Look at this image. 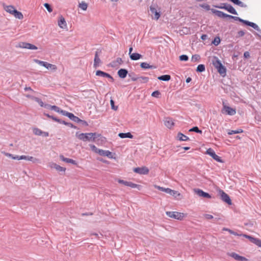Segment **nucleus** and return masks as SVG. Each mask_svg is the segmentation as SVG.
I'll use <instances>...</instances> for the list:
<instances>
[{"mask_svg":"<svg viewBox=\"0 0 261 261\" xmlns=\"http://www.w3.org/2000/svg\"><path fill=\"white\" fill-rule=\"evenodd\" d=\"M212 11L213 13H214L215 15H216L218 17L220 18H228L233 19V20L236 21H239L240 22L243 23V24L251 27L260 33H261V30L259 29L258 26L255 23L250 22L248 20H244L240 17H237V16H232L229 14H227L226 13H224L222 11L215 10V9H212Z\"/></svg>","mask_w":261,"mask_h":261,"instance_id":"f257e3e1","label":"nucleus"},{"mask_svg":"<svg viewBox=\"0 0 261 261\" xmlns=\"http://www.w3.org/2000/svg\"><path fill=\"white\" fill-rule=\"evenodd\" d=\"M221 112L223 114L230 116L234 115L236 113V110L235 109L225 105L224 102H223V108Z\"/></svg>","mask_w":261,"mask_h":261,"instance_id":"f03ea898","label":"nucleus"},{"mask_svg":"<svg viewBox=\"0 0 261 261\" xmlns=\"http://www.w3.org/2000/svg\"><path fill=\"white\" fill-rule=\"evenodd\" d=\"M117 181L119 184H123L126 186L132 188H137L139 190H140L141 188H142L141 185L133 183L131 181H127L120 179H118Z\"/></svg>","mask_w":261,"mask_h":261,"instance_id":"7ed1b4c3","label":"nucleus"},{"mask_svg":"<svg viewBox=\"0 0 261 261\" xmlns=\"http://www.w3.org/2000/svg\"><path fill=\"white\" fill-rule=\"evenodd\" d=\"M240 236L248 239L251 243L255 244L259 247H261V240L246 234L240 233Z\"/></svg>","mask_w":261,"mask_h":261,"instance_id":"20e7f679","label":"nucleus"},{"mask_svg":"<svg viewBox=\"0 0 261 261\" xmlns=\"http://www.w3.org/2000/svg\"><path fill=\"white\" fill-rule=\"evenodd\" d=\"M89 135L90 133L80 134L79 132H76L75 136L78 139L84 142L92 141L91 136Z\"/></svg>","mask_w":261,"mask_h":261,"instance_id":"39448f33","label":"nucleus"},{"mask_svg":"<svg viewBox=\"0 0 261 261\" xmlns=\"http://www.w3.org/2000/svg\"><path fill=\"white\" fill-rule=\"evenodd\" d=\"M206 154H208L210 156H211L214 160H216L219 163H223V161L221 159V157L217 155L214 151V150L211 148H209L207 149L206 151Z\"/></svg>","mask_w":261,"mask_h":261,"instance_id":"423d86ee","label":"nucleus"},{"mask_svg":"<svg viewBox=\"0 0 261 261\" xmlns=\"http://www.w3.org/2000/svg\"><path fill=\"white\" fill-rule=\"evenodd\" d=\"M166 215L170 218L180 220H182L184 217L183 213L177 212H166Z\"/></svg>","mask_w":261,"mask_h":261,"instance_id":"0eeeda50","label":"nucleus"},{"mask_svg":"<svg viewBox=\"0 0 261 261\" xmlns=\"http://www.w3.org/2000/svg\"><path fill=\"white\" fill-rule=\"evenodd\" d=\"M219 193L221 196V199L223 201L225 202L228 205H231L232 204L231 200L227 194L222 190H220Z\"/></svg>","mask_w":261,"mask_h":261,"instance_id":"6e6552de","label":"nucleus"},{"mask_svg":"<svg viewBox=\"0 0 261 261\" xmlns=\"http://www.w3.org/2000/svg\"><path fill=\"white\" fill-rule=\"evenodd\" d=\"M133 171L134 172L140 175H146L148 174L149 172V169L145 166L135 168H134Z\"/></svg>","mask_w":261,"mask_h":261,"instance_id":"1a4fd4ad","label":"nucleus"},{"mask_svg":"<svg viewBox=\"0 0 261 261\" xmlns=\"http://www.w3.org/2000/svg\"><path fill=\"white\" fill-rule=\"evenodd\" d=\"M221 5H224V7H221V8H224V10H226L229 13L234 15H238L237 12L230 4L227 3H221Z\"/></svg>","mask_w":261,"mask_h":261,"instance_id":"9d476101","label":"nucleus"},{"mask_svg":"<svg viewBox=\"0 0 261 261\" xmlns=\"http://www.w3.org/2000/svg\"><path fill=\"white\" fill-rule=\"evenodd\" d=\"M101 54V50L99 49H97V50L95 53L93 66L95 68L99 66V64L101 62V60L99 58V55Z\"/></svg>","mask_w":261,"mask_h":261,"instance_id":"9b49d317","label":"nucleus"},{"mask_svg":"<svg viewBox=\"0 0 261 261\" xmlns=\"http://www.w3.org/2000/svg\"><path fill=\"white\" fill-rule=\"evenodd\" d=\"M150 14L152 15V18L154 19L158 20L161 15L160 12H158L154 6H150Z\"/></svg>","mask_w":261,"mask_h":261,"instance_id":"f8f14e48","label":"nucleus"},{"mask_svg":"<svg viewBox=\"0 0 261 261\" xmlns=\"http://www.w3.org/2000/svg\"><path fill=\"white\" fill-rule=\"evenodd\" d=\"M19 47L22 48H27L32 50L37 49L38 48L34 44L28 42H22L19 44Z\"/></svg>","mask_w":261,"mask_h":261,"instance_id":"ddd939ff","label":"nucleus"},{"mask_svg":"<svg viewBox=\"0 0 261 261\" xmlns=\"http://www.w3.org/2000/svg\"><path fill=\"white\" fill-rule=\"evenodd\" d=\"M194 190L195 193L200 197L206 198H211L212 197L209 193L205 192L200 189H195Z\"/></svg>","mask_w":261,"mask_h":261,"instance_id":"4468645a","label":"nucleus"},{"mask_svg":"<svg viewBox=\"0 0 261 261\" xmlns=\"http://www.w3.org/2000/svg\"><path fill=\"white\" fill-rule=\"evenodd\" d=\"M96 75L97 76H100L102 77H107L109 79H110V81L111 82H114V78L109 73L105 72L104 71H102L101 70H97L96 71Z\"/></svg>","mask_w":261,"mask_h":261,"instance_id":"2eb2a0df","label":"nucleus"},{"mask_svg":"<svg viewBox=\"0 0 261 261\" xmlns=\"http://www.w3.org/2000/svg\"><path fill=\"white\" fill-rule=\"evenodd\" d=\"M64 116L68 117L70 120L75 122L79 123V121H80V118L77 116H74L73 114L69 112L66 111Z\"/></svg>","mask_w":261,"mask_h":261,"instance_id":"dca6fc26","label":"nucleus"},{"mask_svg":"<svg viewBox=\"0 0 261 261\" xmlns=\"http://www.w3.org/2000/svg\"><path fill=\"white\" fill-rule=\"evenodd\" d=\"M99 154L101 156H107L109 159L113 158L112 152L109 150H105L100 149Z\"/></svg>","mask_w":261,"mask_h":261,"instance_id":"f3484780","label":"nucleus"},{"mask_svg":"<svg viewBox=\"0 0 261 261\" xmlns=\"http://www.w3.org/2000/svg\"><path fill=\"white\" fill-rule=\"evenodd\" d=\"M128 72L127 69L124 68H121L118 70L117 72L118 75L121 79H124L126 77Z\"/></svg>","mask_w":261,"mask_h":261,"instance_id":"a211bd4d","label":"nucleus"},{"mask_svg":"<svg viewBox=\"0 0 261 261\" xmlns=\"http://www.w3.org/2000/svg\"><path fill=\"white\" fill-rule=\"evenodd\" d=\"M164 124L168 128H171L174 125V123L172 118L167 117L164 121Z\"/></svg>","mask_w":261,"mask_h":261,"instance_id":"6ab92c4d","label":"nucleus"},{"mask_svg":"<svg viewBox=\"0 0 261 261\" xmlns=\"http://www.w3.org/2000/svg\"><path fill=\"white\" fill-rule=\"evenodd\" d=\"M58 25L62 29H64L67 27V23L66 22L65 19L62 15H60L59 16V19L58 20Z\"/></svg>","mask_w":261,"mask_h":261,"instance_id":"aec40b11","label":"nucleus"},{"mask_svg":"<svg viewBox=\"0 0 261 261\" xmlns=\"http://www.w3.org/2000/svg\"><path fill=\"white\" fill-rule=\"evenodd\" d=\"M60 159H61V160H62V161H63L64 162H66L67 163H71L73 165H77V162H76V161L73 160V159H71L65 158L64 156L63 155H60Z\"/></svg>","mask_w":261,"mask_h":261,"instance_id":"412c9836","label":"nucleus"},{"mask_svg":"<svg viewBox=\"0 0 261 261\" xmlns=\"http://www.w3.org/2000/svg\"><path fill=\"white\" fill-rule=\"evenodd\" d=\"M230 256H231L232 257H233L234 259H235L237 260H239V261L248 260V259L246 258H245V257L240 256L235 252L231 253L230 254Z\"/></svg>","mask_w":261,"mask_h":261,"instance_id":"4be33fe9","label":"nucleus"},{"mask_svg":"<svg viewBox=\"0 0 261 261\" xmlns=\"http://www.w3.org/2000/svg\"><path fill=\"white\" fill-rule=\"evenodd\" d=\"M217 71L223 76H225L226 72V67L223 65L222 64L220 65L219 67H218L217 68Z\"/></svg>","mask_w":261,"mask_h":261,"instance_id":"5701e85b","label":"nucleus"},{"mask_svg":"<svg viewBox=\"0 0 261 261\" xmlns=\"http://www.w3.org/2000/svg\"><path fill=\"white\" fill-rule=\"evenodd\" d=\"M118 136L120 138H122V139H123V138L132 139L134 137L133 135L129 132L126 133H119Z\"/></svg>","mask_w":261,"mask_h":261,"instance_id":"b1692460","label":"nucleus"},{"mask_svg":"<svg viewBox=\"0 0 261 261\" xmlns=\"http://www.w3.org/2000/svg\"><path fill=\"white\" fill-rule=\"evenodd\" d=\"M212 64L215 68H217L222 64V63L217 57H214L212 60Z\"/></svg>","mask_w":261,"mask_h":261,"instance_id":"393cba45","label":"nucleus"},{"mask_svg":"<svg viewBox=\"0 0 261 261\" xmlns=\"http://www.w3.org/2000/svg\"><path fill=\"white\" fill-rule=\"evenodd\" d=\"M170 195L174 196L175 198L177 200H180L182 198L181 194L177 191L173 190L171 189Z\"/></svg>","mask_w":261,"mask_h":261,"instance_id":"a878e982","label":"nucleus"},{"mask_svg":"<svg viewBox=\"0 0 261 261\" xmlns=\"http://www.w3.org/2000/svg\"><path fill=\"white\" fill-rule=\"evenodd\" d=\"M51 167L52 168L56 169L57 171L59 172H65L66 171V168L60 166V165H57L56 163H53L51 165Z\"/></svg>","mask_w":261,"mask_h":261,"instance_id":"bb28decb","label":"nucleus"},{"mask_svg":"<svg viewBox=\"0 0 261 261\" xmlns=\"http://www.w3.org/2000/svg\"><path fill=\"white\" fill-rule=\"evenodd\" d=\"M154 188L159 190H160L161 191L164 192L167 194H169L170 195V193L171 192V189L170 188H166L164 187H160L159 186L154 185Z\"/></svg>","mask_w":261,"mask_h":261,"instance_id":"cd10ccee","label":"nucleus"},{"mask_svg":"<svg viewBox=\"0 0 261 261\" xmlns=\"http://www.w3.org/2000/svg\"><path fill=\"white\" fill-rule=\"evenodd\" d=\"M129 57L132 60L136 61V60H138L142 58V56L139 53H133L132 54H130V56H129Z\"/></svg>","mask_w":261,"mask_h":261,"instance_id":"c85d7f7f","label":"nucleus"},{"mask_svg":"<svg viewBox=\"0 0 261 261\" xmlns=\"http://www.w3.org/2000/svg\"><path fill=\"white\" fill-rule=\"evenodd\" d=\"M140 67L143 69H155L156 68V66L154 65H150L149 64H148L146 62H142L140 64Z\"/></svg>","mask_w":261,"mask_h":261,"instance_id":"c756f323","label":"nucleus"},{"mask_svg":"<svg viewBox=\"0 0 261 261\" xmlns=\"http://www.w3.org/2000/svg\"><path fill=\"white\" fill-rule=\"evenodd\" d=\"M178 139L180 141H187L189 140V138L184 135L181 133H178L177 136Z\"/></svg>","mask_w":261,"mask_h":261,"instance_id":"7c9ffc66","label":"nucleus"},{"mask_svg":"<svg viewBox=\"0 0 261 261\" xmlns=\"http://www.w3.org/2000/svg\"><path fill=\"white\" fill-rule=\"evenodd\" d=\"M51 110H54L55 112L60 113L64 116L65 115V114L66 112V111L61 110L59 107L56 106H53V107H51Z\"/></svg>","mask_w":261,"mask_h":261,"instance_id":"2f4dec72","label":"nucleus"},{"mask_svg":"<svg viewBox=\"0 0 261 261\" xmlns=\"http://www.w3.org/2000/svg\"><path fill=\"white\" fill-rule=\"evenodd\" d=\"M19 159H21V160H25L28 161H32L33 162L35 163L36 161L37 160V159L34 158L33 156H28V155H21L19 157Z\"/></svg>","mask_w":261,"mask_h":261,"instance_id":"473e14b6","label":"nucleus"},{"mask_svg":"<svg viewBox=\"0 0 261 261\" xmlns=\"http://www.w3.org/2000/svg\"><path fill=\"white\" fill-rule=\"evenodd\" d=\"M158 79L163 81H169L171 79V76L169 74H164L158 77Z\"/></svg>","mask_w":261,"mask_h":261,"instance_id":"72a5a7b5","label":"nucleus"},{"mask_svg":"<svg viewBox=\"0 0 261 261\" xmlns=\"http://www.w3.org/2000/svg\"><path fill=\"white\" fill-rule=\"evenodd\" d=\"M15 16V18H18L19 19H22L23 18V16L21 12L18 11L16 9L13 12V13L12 14Z\"/></svg>","mask_w":261,"mask_h":261,"instance_id":"f704fd0d","label":"nucleus"},{"mask_svg":"<svg viewBox=\"0 0 261 261\" xmlns=\"http://www.w3.org/2000/svg\"><path fill=\"white\" fill-rule=\"evenodd\" d=\"M15 8L13 6L9 5L7 6L5 8V10L7 12L11 14L13 13V12L15 10Z\"/></svg>","mask_w":261,"mask_h":261,"instance_id":"c9c22d12","label":"nucleus"},{"mask_svg":"<svg viewBox=\"0 0 261 261\" xmlns=\"http://www.w3.org/2000/svg\"><path fill=\"white\" fill-rule=\"evenodd\" d=\"M59 123L64 124L65 125H67V126H68L70 127L73 128H75V129L77 128V127L75 125H73L72 123H71L70 122H66L65 121L62 120L61 119Z\"/></svg>","mask_w":261,"mask_h":261,"instance_id":"e433bc0d","label":"nucleus"},{"mask_svg":"<svg viewBox=\"0 0 261 261\" xmlns=\"http://www.w3.org/2000/svg\"><path fill=\"white\" fill-rule=\"evenodd\" d=\"M243 132V130L241 128H239L237 130H228V134L229 135H232L233 134H240Z\"/></svg>","mask_w":261,"mask_h":261,"instance_id":"4c0bfd02","label":"nucleus"},{"mask_svg":"<svg viewBox=\"0 0 261 261\" xmlns=\"http://www.w3.org/2000/svg\"><path fill=\"white\" fill-rule=\"evenodd\" d=\"M205 70V65L204 64H199L198 65L196 68V72H202Z\"/></svg>","mask_w":261,"mask_h":261,"instance_id":"58836bf2","label":"nucleus"},{"mask_svg":"<svg viewBox=\"0 0 261 261\" xmlns=\"http://www.w3.org/2000/svg\"><path fill=\"white\" fill-rule=\"evenodd\" d=\"M44 115L45 116H46V117H47L48 118L53 119V120H54L56 122H57L58 123H59L60 122L61 119L58 118L57 117H54V116L50 115L49 114L45 113H44Z\"/></svg>","mask_w":261,"mask_h":261,"instance_id":"ea45409f","label":"nucleus"},{"mask_svg":"<svg viewBox=\"0 0 261 261\" xmlns=\"http://www.w3.org/2000/svg\"><path fill=\"white\" fill-rule=\"evenodd\" d=\"M91 136V138H92V141L93 142H95V139L100 137L101 136V134H98V133H90V135Z\"/></svg>","mask_w":261,"mask_h":261,"instance_id":"a19ab883","label":"nucleus"},{"mask_svg":"<svg viewBox=\"0 0 261 261\" xmlns=\"http://www.w3.org/2000/svg\"><path fill=\"white\" fill-rule=\"evenodd\" d=\"M79 7L83 10L85 11L87 9L88 4L86 3L85 2H82L81 3L79 4Z\"/></svg>","mask_w":261,"mask_h":261,"instance_id":"79ce46f5","label":"nucleus"},{"mask_svg":"<svg viewBox=\"0 0 261 261\" xmlns=\"http://www.w3.org/2000/svg\"><path fill=\"white\" fill-rule=\"evenodd\" d=\"M128 75L133 81H136L139 79L138 77L136 76L135 73L134 72L128 73Z\"/></svg>","mask_w":261,"mask_h":261,"instance_id":"37998d69","label":"nucleus"},{"mask_svg":"<svg viewBox=\"0 0 261 261\" xmlns=\"http://www.w3.org/2000/svg\"><path fill=\"white\" fill-rule=\"evenodd\" d=\"M189 132H194L200 134L202 133V130L199 129L197 126L193 127L192 128L189 129Z\"/></svg>","mask_w":261,"mask_h":261,"instance_id":"c03bdc74","label":"nucleus"},{"mask_svg":"<svg viewBox=\"0 0 261 261\" xmlns=\"http://www.w3.org/2000/svg\"><path fill=\"white\" fill-rule=\"evenodd\" d=\"M223 230L227 231L229 232L230 234H233L234 236H240V233H238V232H235L230 229H229L227 228H224L223 229Z\"/></svg>","mask_w":261,"mask_h":261,"instance_id":"a18cd8bd","label":"nucleus"},{"mask_svg":"<svg viewBox=\"0 0 261 261\" xmlns=\"http://www.w3.org/2000/svg\"><path fill=\"white\" fill-rule=\"evenodd\" d=\"M33 133L37 136H41L42 135V130L38 128H34L33 129Z\"/></svg>","mask_w":261,"mask_h":261,"instance_id":"49530a36","label":"nucleus"},{"mask_svg":"<svg viewBox=\"0 0 261 261\" xmlns=\"http://www.w3.org/2000/svg\"><path fill=\"white\" fill-rule=\"evenodd\" d=\"M89 146L90 147V148L91 149V150L95 152V153H97L99 154V151H100V149H99V148H97L93 144H90Z\"/></svg>","mask_w":261,"mask_h":261,"instance_id":"de8ad7c7","label":"nucleus"},{"mask_svg":"<svg viewBox=\"0 0 261 261\" xmlns=\"http://www.w3.org/2000/svg\"><path fill=\"white\" fill-rule=\"evenodd\" d=\"M138 80L140 81V82L143 83H146L149 81V78L146 76H140L138 77Z\"/></svg>","mask_w":261,"mask_h":261,"instance_id":"09e8293b","label":"nucleus"},{"mask_svg":"<svg viewBox=\"0 0 261 261\" xmlns=\"http://www.w3.org/2000/svg\"><path fill=\"white\" fill-rule=\"evenodd\" d=\"M221 40L219 37H216L213 41H212V43L214 44L215 46L218 45L220 43Z\"/></svg>","mask_w":261,"mask_h":261,"instance_id":"8fccbe9b","label":"nucleus"},{"mask_svg":"<svg viewBox=\"0 0 261 261\" xmlns=\"http://www.w3.org/2000/svg\"><path fill=\"white\" fill-rule=\"evenodd\" d=\"M161 93L159 90L154 91L151 94V96L152 97L156 98H159L161 96Z\"/></svg>","mask_w":261,"mask_h":261,"instance_id":"3c124183","label":"nucleus"},{"mask_svg":"<svg viewBox=\"0 0 261 261\" xmlns=\"http://www.w3.org/2000/svg\"><path fill=\"white\" fill-rule=\"evenodd\" d=\"M200 59V56L199 55L195 54V55H194L192 56V58H191V61L192 62H195L199 61Z\"/></svg>","mask_w":261,"mask_h":261,"instance_id":"603ef678","label":"nucleus"},{"mask_svg":"<svg viewBox=\"0 0 261 261\" xmlns=\"http://www.w3.org/2000/svg\"><path fill=\"white\" fill-rule=\"evenodd\" d=\"M34 100L37 102L41 107H43L44 105H45L42 100L38 97H35Z\"/></svg>","mask_w":261,"mask_h":261,"instance_id":"864d4df0","label":"nucleus"},{"mask_svg":"<svg viewBox=\"0 0 261 261\" xmlns=\"http://www.w3.org/2000/svg\"><path fill=\"white\" fill-rule=\"evenodd\" d=\"M189 59V57L186 55H182L179 56V60L181 61H187Z\"/></svg>","mask_w":261,"mask_h":261,"instance_id":"5fc2aeb1","label":"nucleus"},{"mask_svg":"<svg viewBox=\"0 0 261 261\" xmlns=\"http://www.w3.org/2000/svg\"><path fill=\"white\" fill-rule=\"evenodd\" d=\"M44 6L49 12H51L53 11V9L50 4L45 3L44 4Z\"/></svg>","mask_w":261,"mask_h":261,"instance_id":"6e6d98bb","label":"nucleus"},{"mask_svg":"<svg viewBox=\"0 0 261 261\" xmlns=\"http://www.w3.org/2000/svg\"><path fill=\"white\" fill-rule=\"evenodd\" d=\"M110 105H111L112 109L115 110V111L118 109V106H115V102L113 99L110 100Z\"/></svg>","mask_w":261,"mask_h":261,"instance_id":"4d7b16f0","label":"nucleus"},{"mask_svg":"<svg viewBox=\"0 0 261 261\" xmlns=\"http://www.w3.org/2000/svg\"><path fill=\"white\" fill-rule=\"evenodd\" d=\"M200 7L207 11L210 10V6L206 4H201Z\"/></svg>","mask_w":261,"mask_h":261,"instance_id":"13d9d810","label":"nucleus"},{"mask_svg":"<svg viewBox=\"0 0 261 261\" xmlns=\"http://www.w3.org/2000/svg\"><path fill=\"white\" fill-rule=\"evenodd\" d=\"M245 33L244 31H243V30L239 31L237 33V35L236 37L239 38V37H243L245 35Z\"/></svg>","mask_w":261,"mask_h":261,"instance_id":"bf43d9fd","label":"nucleus"},{"mask_svg":"<svg viewBox=\"0 0 261 261\" xmlns=\"http://www.w3.org/2000/svg\"><path fill=\"white\" fill-rule=\"evenodd\" d=\"M204 217L207 220L213 219L214 218L213 216L212 215L206 214H204Z\"/></svg>","mask_w":261,"mask_h":261,"instance_id":"052dcab7","label":"nucleus"},{"mask_svg":"<svg viewBox=\"0 0 261 261\" xmlns=\"http://www.w3.org/2000/svg\"><path fill=\"white\" fill-rule=\"evenodd\" d=\"M34 61H35L36 63H37V64H39V65H41V66H44V63H45V62H44V61H40V60H38V59H35V60H34Z\"/></svg>","mask_w":261,"mask_h":261,"instance_id":"680f3d73","label":"nucleus"},{"mask_svg":"<svg viewBox=\"0 0 261 261\" xmlns=\"http://www.w3.org/2000/svg\"><path fill=\"white\" fill-rule=\"evenodd\" d=\"M80 121H79V123H81V124H82V125H85L86 126L88 125V123L85 120H82L80 119Z\"/></svg>","mask_w":261,"mask_h":261,"instance_id":"e2e57ef3","label":"nucleus"},{"mask_svg":"<svg viewBox=\"0 0 261 261\" xmlns=\"http://www.w3.org/2000/svg\"><path fill=\"white\" fill-rule=\"evenodd\" d=\"M43 107L47 109L51 110V107H53V106L48 103H45Z\"/></svg>","mask_w":261,"mask_h":261,"instance_id":"0e129e2a","label":"nucleus"},{"mask_svg":"<svg viewBox=\"0 0 261 261\" xmlns=\"http://www.w3.org/2000/svg\"><path fill=\"white\" fill-rule=\"evenodd\" d=\"M43 67L48 69L51 67L50 64L48 63V62H45Z\"/></svg>","mask_w":261,"mask_h":261,"instance_id":"69168bd1","label":"nucleus"},{"mask_svg":"<svg viewBox=\"0 0 261 261\" xmlns=\"http://www.w3.org/2000/svg\"><path fill=\"white\" fill-rule=\"evenodd\" d=\"M244 57L245 58H248L249 57H250V54L248 51H245L244 53Z\"/></svg>","mask_w":261,"mask_h":261,"instance_id":"338daca9","label":"nucleus"},{"mask_svg":"<svg viewBox=\"0 0 261 261\" xmlns=\"http://www.w3.org/2000/svg\"><path fill=\"white\" fill-rule=\"evenodd\" d=\"M207 38V35L206 34H203L201 36V39L202 40H205Z\"/></svg>","mask_w":261,"mask_h":261,"instance_id":"774afa93","label":"nucleus"}]
</instances>
